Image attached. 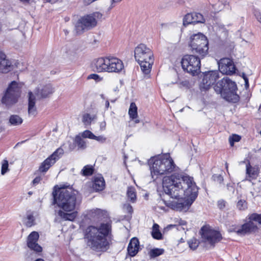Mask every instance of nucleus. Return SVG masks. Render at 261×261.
Segmentation results:
<instances>
[{"label": "nucleus", "instance_id": "f257e3e1", "mask_svg": "<svg viewBox=\"0 0 261 261\" xmlns=\"http://www.w3.org/2000/svg\"><path fill=\"white\" fill-rule=\"evenodd\" d=\"M163 188L165 193L173 199H180L172 201L173 210L187 211L197 197L198 188L193 177L184 174L174 173L163 179Z\"/></svg>", "mask_w": 261, "mask_h": 261}, {"label": "nucleus", "instance_id": "f03ea898", "mask_svg": "<svg viewBox=\"0 0 261 261\" xmlns=\"http://www.w3.org/2000/svg\"><path fill=\"white\" fill-rule=\"evenodd\" d=\"M111 232V224L109 222L101 223L97 227L90 226L85 231L87 244L91 249L98 251H106L109 246L107 238Z\"/></svg>", "mask_w": 261, "mask_h": 261}, {"label": "nucleus", "instance_id": "7ed1b4c3", "mask_svg": "<svg viewBox=\"0 0 261 261\" xmlns=\"http://www.w3.org/2000/svg\"><path fill=\"white\" fill-rule=\"evenodd\" d=\"M77 192L70 187H61L53 192L54 203L66 212L73 211L77 204Z\"/></svg>", "mask_w": 261, "mask_h": 261}, {"label": "nucleus", "instance_id": "20e7f679", "mask_svg": "<svg viewBox=\"0 0 261 261\" xmlns=\"http://www.w3.org/2000/svg\"><path fill=\"white\" fill-rule=\"evenodd\" d=\"M152 178L154 180L158 176L176 171L177 167L169 154L151 158L149 161Z\"/></svg>", "mask_w": 261, "mask_h": 261}, {"label": "nucleus", "instance_id": "39448f33", "mask_svg": "<svg viewBox=\"0 0 261 261\" xmlns=\"http://www.w3.org/2000/svg\"><path fill=\"white\" fill-rule=\"evenodd\" d=\"M134 56L142 72L149 74L154 61L153 54L151 50L144 44H140L135 49Z\"/></svg>", "mask_w": 261, "mask_h": 261}, {"label": "nucleus", "instance_id": "423d86ee", "mask_svg": "<svg viewBox=\"0 0 261 261\" xmlns=\"http://www.w3.org/2000/svg\"><path fill=\"white\" fill-rule=\"evenodd\" d=\"M214 89L228 101L236 102L239 100V96L237 93V84L227 77H224L218 81Z\"/></svg>", "mask_w": 261, "mask_h": 261}, {"label": "nucleus", "instance_id": "0eeeda50", "mask_svg": "<svg viewBox=\"0 0 261 261\" xmlns=\"http://www.w3.org/2000/svg\"><path fill=\"white\" fill-rule=\"evenodd\" d=\"M189 46L193 54H198L201 58L204 57L208 53L207 39L200 33L193 34L191 36Z\"/></svg>", "mask_w": 261, "mask_h": 261}, {"label": "nucleus", "instance_id": "6e6552de", "mask_svg": "<svg viewBox=\"0 0 261 261\" xmlns=\"http://www.w3.org/2000/svg\"><path fill=\"white\" fill-rule=\"evenodd\" d=\"M101 16L99 12L85 15L81 17L75 25V30L77 34H81L86 31L94 28L97 25V18Z\"/></svg>", "mask_w": 261, "mask_h": 261}, {"label": "nucleus", "instance_id": "1a4fd4ad", "mask_svg": "<svg viewBox=\"0 0 261 261\" xmlns=\"http://www.w3.org/2000/svg\"><path fill=\"white\" fill-rule=\"evenodd\" d=\"M181 65L188 73L193 75L197 74L200 69V58L195 55H186L182 59Z\"/></svg>", "mask_w": 261, "mask_h": 261}, {"label": "nucleus", "instance_id": "9d476101", "mask_svg": "<svg viewBox=\"0 0 261 261\" xmlns=\"http://www.w3.org/2000/svg\"><path fill=\"white\" fill-rule=\"evenodd\" d=\"M20 94V87L15 81H12L9 85L2 101L7 106L13 105L17 101Z\"/></svg>", "mask_w": 261, "mask_h": 261}, {"label": "nucleus", "instance_id": "9b49d317", "mask_svg": "<svg viewBox=\"0 0 261 261\" xmlns=\"http://www.w3.org/2000/svg\"><path fill=\"white\" fill-rule=\"evenodd\" d=\"M201 231L202 241L213 247L222 239V236L219 231L208 227H202Z\"/></svg>", "mask_w": 261, "mask_h": 261}, {"label": "nucleus", "instance_id": "f8f14e48", "mask_svg": "<svg viewBox=\"0 0 261 261\" xmlns=\"http://www.w3.org/2000/svg\"><path fill=\"white\" fill-rule=\"evenodd\" d=\"M219 78V72L218 70H212L205 72L201 82V88L208 89Z\"/></svg>", "mask_w": 261, "mask_h": 261}, {"label": "nucleus", "instance_id": "ddd939ff", "mask_svg": "<svg viewBox=\"0 0 261 261\" xmlns=\"http://www.w3.org/2000/svg\"><path fill=\"white\" fill-rule=\"evenodd\" d=\"M63 153V150L61 148L57 149L51 155L47 158L40 165L39 171L41 172H46L49 168L54 165L60 156Z\"/></svg>", "mask_w": 261, "mask_h": 261}, {"label": "nucleus", "instance_id": "4468645a", "mask_svg": "<svg viewBox=\"0 0 261 261\" xmlns=\"http://www.w3.org/2000/svg\"><path fill=\"white\" fill-rule=\"evenodd\" d=\"M219 70L223 74L231 75L235 73L236 66L232 60L229 58L221 59L218 62Z\"/></svg>", "mask_w": 261, "mask_h": 261}, {"label": "nucleus", "instance_id": "2eb2a0df", "mask_svg": "<svg viewBox=\"0 0 261 261\" xmlns=\"http://www.w3.org/2000/svg\"><path fill=\"white\" fill-rule=\"evenodd\" d=\"M251 216V215L249 217V221L243 224L241 228H235L233 231L240 236H244L255 232L257 229V226L253 222L255 221L250 219Z\"/></svg>", "mask_w": 261, "mask_h": 261}, {"label": "nucleus", "instance_id": "dca6fc26", "mask_svg": "<svg viewBox=\"0 0 261 261\" xmlns=\"http://www.w3.org/2000/svg\"><path fill=\"white\" fill-rule=\"evenodd\" d=\"M39 234L36 231H33L28 237L27 245L29 248L36 252H41L42 247L37 243Z\"/></svg>", "mask_w": 261, "mask_h": 261}, {"label": "nucleus", "instance_id": "f3484780", "mask_svg": "<svg viewBox=\"0 0 261 261\" xmlns=\"http://www.w3.org/2000/svg\"><path fill=\"white\" fill-rule=\"evenodd\" d=\"M123 68L121 60L114 57H109V72H119Z\"/></svg>", "mask_w": 261, "mask_h": 261}, {"label": "nucleus", "instance_id": "a211bd4d", "mask_svg": "<svg viewBox=\"0 0 261 261\" xmlns=\"http://www.w3.org/2000/svg\"><path fill=\"white\" fill-rule=\"evenodd\" d=\"M12 65L10 61L6 58L3 53L0 52V72L7 73L12 70Z\"/></svg>", "mask_w": 261, "mask_h": 261}, {"label": "nucleus", "instance_id": "6ab92c4d", "mask_svg": "<svg viewBox=\"0 0 261 261\" xmlns=\"http://www.w3.org/2000/svg\"><path fill=\"white\" fill-rule=\"evenodd\" d=\"M95 67L98 72H109V57L97 59L95 63Z\"/></svg>", "mask_w": 261, "mask_h": 261}, {"label": "nucleus", "instance_id": "aec40b11", "mask_svg": "<svg viewBox=\"0 0 261 261\" xmlns=\"http://www.w3.org/2000/svg\"><path fill=\"white\" fill-rule=\"evenodd\" d=\"M140 248L139 241L137 238H132L127 247V252L129 256H135L139 251Z\"/></svg>", "mask_w": 261, "mask_h": 261}, {"label": "nucleus", "instance_id": "412c9836", "mask_svg": "<svg viewBox=\"0 0 261 261\" xmlns=\"http://www.w3.org/2000/svg\"><path fill=\"white\" fill-rule=\"evenodd\" d=\"M83 138H88L96 140L100 143H104L107 141V138L103 135L98 136H95L92 132L89 130H86L81 133Z\"/></svg>", "mask_w": 261, "mask_h": 261}, {"label": "nucleus", "instance_id": "4be33fe9", "mask_svg": "<svg viewBox=\"0 0 261 261\" xmlns=\"http://www.w3.org/2000/svg\"><path fill=\"white\" fill-rule=\"evenodd\" d=\"M28 114L30 116H35L37 114L35 96L32 92L29 93Z\"/></svg>", "mask_w": 261, "mask_h": 261}, {"label": "nucleus", "instance_id": "5701e85b", "mask_svg": "<svg viewBox=\"0 0 261 261\" xmlns=\"http://www.w3.org/2000/svg\"><path fill=\"white\" fill-rule=\"evenodd\" d=\"M53 92V89L51 85H47L41 89H38L35 94L39 98H46Z\"/></svg>", "mask_w": 261, "mask_h": 261}, {"label": "nucleus", "instance_id": "b1692460", "mask_svg": "<svg viewBox=\"0 0 261 261\" xmlns=\"http://www.w3.org/2000/svg\"><path fill=\"white\" fill-rule=\"evenodd\" d=\"M105 187V181L102 176L95 177L93 179L92 188L95 191H102Z\"/></svg>", "mask_w": 261, "mask_h": 261}, {"label": "nucleus", "instance_id": "393cba45", "mask_svg": "<svg viewBox=\"0 0 261 261\" xmlns=\"http://www.w3.org/2000/svg\"><path fill=\"white\" fill-rule=\"evenodd\" d=\"M59 216L64 220H69L72 221L74 220L77 216V212H73L72 213H65L62 210H59L58 212Z\"/></svg>", "mask_w": 261, "mask_h": 261}, {"label": "nucleus", "instance_id": "a878e982", "mask_svg": "<svg viewBox=\"0 0 261 261\" xmlns=\"http://www.w3.org/2000/svg\"><path fill=\"white\" fill-rule=\"evenodd\" d=\"M82 138L81 133L75 137L74 142L79 149H85L87 147L86 142Z\"/></svg>", "mask_w": 261, "mask_h": 261}, {"label": "nucleus", "instance_id": "bb28decb", "mask_svg": "<svg viewBox=\"0 0 261 261\" xmlns=\"http://www.w3.org/2000/svg\"><path fill=\"white\" fill-rule=\"evenodd\" d=\"M151 234L155 239L161 240L162 239V234L159 230V225L158 224H153Z\"/></svg>", "mask_w": 261, "mask_h": 261}, {"label": "nucleus", "instance_id": "cd10ccee", "mask_svg": "<svg viewBox=\"0 0 261 261\" xmlns=\"http://www.w3.org/2000/svg\"><path fill=\"white\" fill-rule=\"evenodd\" d=\"M246 174L252 178H255L257 175V170L255 168L252 167L249 163L246 165Z\"/></svg>", "mask_w": 261, "mask_h": 261}, {"label": "nucleus", "instance_id": "c85d7f7f", "mask_svg": "<svg viewBox=\"0 0 261 261\" xmlns=\"http://www.w3.org/2000/svg\"><path fill=\"white\" fill-rule=\"evenodd\" d=\"M128 114L132 119L138 117L137 107L134 102H132L128 110Z\"/></svg>", "mask_w": 261, "mask_h": 261}, {"label": "nucleus", "instance_id": "c756f323", "mask_svg": "<svg viewBox=\"0 0 261 261\" xmlns=\"http://www.w3.org/2000/svg\"><path fill=\"white\" fill-rule=\"evenodd\" d=\"M22 122V119L17 115H13L10 117L9 123L12 125H19Z\"/></svg>", "mask_w": 261, "mask_h": 261}, {"label": "nucleus", "instance_id": "7c9ffc66", "mask_svg": "<svg viewBox=\"0 0 261 261\" xmlns=\"http://www.w3.org/2000/svg\"><path fill=\"white\" fill-rule=\"evenodd\" d=\"M127 196L128 198L132 202H134L136 199V194L135 189L134 187H128L127 191Z\"/></svg>", "mask_w": 261, "mask_h": 261}, {"label": "nucleus", "instance_id": "2f4dec72", "mask_svg": "<svg viewBox=\"0 0 261 261\" xmlns=\"http://www.w3.org/2000/svg\"><path fill=\"white\" fill-rule=\"evenodd\" d=\"M94 172V168L92 166L86 165L84 167L81 171V173L83 176H87L91 175Z\"/></svg>", "mask_w": 261, "mask_h": 261}, {"label": "nucleus", "instance_id": "473e14b6", "mask_svg": "<svg viewBox=\"0 0 261 261\" xmlns=\"http://www.w3.org/2000/svg\"><path fill=\"white\" fill-rule=\"evenodd\" d=\"M95 119V115L91 116L89 114H85L83 116L82 121L85 125H90L92 121Z\"/></svg>", "mask_w": 261, "mask_h": 261}, {"label": "nucleus", "instance_id": "72a5a7b5", "mask_svg": "<svg viewBox=\"0 0 261 261\" xmlns=\"http://www.w3.org/2000/svg\"><path fill=\"white\" fill-rule=\"evenodd\" d=\"M193 15L194 23H204L205 22V19L201 14L199 13H193Z\"/></svg>", "mask_w": 261, "mask_h": 261}, {"label": "nucleus", "instance_id": "f704fd0d", "mask_svg": "<svg viewBox=\"0 0 261 261\" xmlns=\"http://www.w3.org/2000/svg\"><path fill=\"white\" fill-rule=\"evenodd\" d=\"M193 20V13H188L185 16L183 19V24L186 26L189 24L194 23Z\"/></svg>", "mask_w": 261, "mask_h": 261}, {"label": "nucleus", "instance_id": "c9c22d12", "mask_svg": "<svg viewBox=\"0 0 261 261\" xmlns=\"http://www.w3.org/2000/svg\"><path fill=\"white\" fill-rule=\"evenodd\" d=\"M164 251L163 249L154 248L150 251L149 255L151 257L154 258L162 254Z\"/></svg>", "mask_w": 261, "mask_h": 261}, {"label": "nucleus", "instance_id": "e433bc0d", "mask_svg": "<svg viewBox=\"0 0 261 261\" xmlns=\"http://www.w3.org/2000/svg\"><path fill=\"white\" fill-rule=\"evenodd\" d=\"M188 243L189 247L193 250L196 249L199 245V241L195 238L191 239Z\"/></svg>", "mask_w": 261, "mask_h": 261}, {"label": "nucleus", "instance_id": "4c0bfd02", "mask_svg": "<svg viewBox=\"0 0 261 261\" xmlns=\"http://www.w3.org/2000/svg\"><path fill=\"white\" fill-rule=\"evenodd\" d=\"M8 167V161L6 160H3L1 169V174L2 175H4L9 170Z\"/></svg>", "mask_w": 261, "mask_h": 261}, {"label": "nucleus", "instance_id": "58836bf2", "mask_svg": "<svg viewBox=\"0 0 261 261\" xmlns=\"http://www.w3.org/2000/svg\"><path fill=\"white\" fill-rule=\"evenodd\" d=\"M237 206L239 210H244L247 208V203L245 200H240L238 202Z\"/></svg>", "mask_w": 261, "mask_h": 261}, {"label": "nucleus", "instance_id": "ea45409f", "mask_svg": "<svg viewBox=\"0 0 261 261\" xmlns=\"http://www.w3.org/2000/svg\"><path fill=\"white\" fill-rule=\"evenodd\" d=\"M241 139V137L237 135H233L231 137H230L229 139L230 144L231 146H232L234 144V143L236 142H239Z\"/></svg>", "mask_w": 261, "mask_h": 261}, {"label": "nucleus", "instance_id": "a19ab883", "mask_svg": "<svg viewBox=\"0 0 261 261\" xmlns=\"http://www.w3.org/2000/svg\"><path fill=\"white\" fill-rule=\"evenodd\" d=\"M250 219L251 220H254L255 222H258L259 224H261V214H257L256 213L252 214H251Z\"/></svg>", "mask_w": 261, "mask_h": 261}, {"label": "nucleus", "instance_id": "79ce46f5", "mask_svg": "<svg viewBox=\"0 0 261 261\" xmlns=\"http://www.w3.org/2000/svg\"><path fill=\"white\" fill-rule=\"evenodd\" d=\"M34 217L32 215H29L27 216V221L25 224L28 227H31L34 225Z\"/></svg>", "mask_w": 261, "mask_h": 261}, {"label": "nucleus", "instance_id": "37998d69", "mask_svg": "<svg viewBox=\"0 0 261 261\" xmlns=\"http://www.w3.org/2000/svg\"><path fill=\"white\" fill-rule=\"evenodd\" d=\"M213 180L218 183L221 184L223 181V177L220 174H214L212 176Z\"/></svg>", "mask_w": 261, "mask_h": 261}, {"label": "nucleus", "instance_id": "c03bdc74", "mask_svg": "<svg viewBox=\"0 0 261 261\" xmlns=\"http://www.w3.org/2000/svg\"><path fill=\"white\" fill-rule=\"evenodd\" d=\"M88 79H93L96 82H99L101 81L102 77L97 74H91L88 75Z\"/></svg>", "mask_w": 261, "mask_h": 261}, {"label": "nucleus", "instance_id": "a18cd8bd", "mask_svg": "<svg viewBox=\"0 0 261 261\" xmlns=\"http://www.w3.org/2000/svg\"><path fill=\"white\" fill-rule=\"evenodd\" d=\"M123 208L125 211L129 214H132L133 212V207L129 203L124 204Z\"/></svg>", "mask_w": 261, "mask_h": 261}, {"label": "nucleus", "instance_id": "49530a36", "mask_svg": "<svg viewBox=\"0 0 261 261\" xmlns=\"http://www.w3.org/2000/svg\"><path fill=\"white\" fill-rule=\"evenodd\" d=\"M226 202L223 200H220L218 201L217 205L218 207L222 210L226 206Z\"/></svg>", "mask_w": 261, "mask_h": 261}, {"label": "nucleus", "instance_id": "de8ad7c7", "mask_svg": "<svg viewBox=\"0 0 261 261\" xmlns=\"http://www.w3.org/2000/svg\"><path fill=\"white\" fill-rule=\"evenodd\" d=\"M243 78L245 81V87L246 89H247L249 87L248 79L246 77V76L244 74H243Z\"/></svg>", "mask_w": 261, "mask_h": 261}, {"label": "nucleus", "instance_id": "09e8293b", "mask_svg": "<svg viewBox=\"0 0 261 261\" xmlns=\"http://www.w3.org/2000/svg\"><path fill=\"white\" fill-rule=\"evenodd\" d=\"M186 224V222L185 221L180 220V221L179 222V225L181 226L178 227V228H177V229L179 230H180L181 228H182V229H184L185 228L184 227H182V226L185 225Z\"/></svg>", "mask_w": 261, "mask_h": 261}, {"label": "nucleus", "instance_id": "8fccbe9b", "mask_svg": "<svg viewBox=\"0 0 261 261\" xmlns=\"http://www.w3.org/2000/svg\"><path fill=\"white\" fill-rule=\"evenodd\" d=\"M99 126H100V130H104L106 129V122L105 121H103L101 122L100 123V124H99Z\"/></svg>", "mask_w": 261, "mask_h": 261}, {"label": "nucleus", "instance_id": "3c124183", "mask_svg": "<svg viewBox=\"0 0 261 261\" xmlns=\"http://www.w3.org/2000/svg\"><path fill=\"white\" fill-rule=\"evenodd\" d=\"M256 18L261 23V13L259 12H256L255 13Z\"/></svg>", "mask_w": 261, "mask_h": 261}, {"label": "nucleus", "instance_id": "603ef678", "mask_svg": "<svg viewBox=\"0 0 261 261\" xmlns=\"http://www.w3.org/2000/svg\"><path fill=\"white\" fill-rule=\"evenodd\" d=\"M41 178L40 176H37L36 177V178H35V179L33 180L32 182H33V184L34 185H36V184H38L40 180H41Z\"/></svg>", "mask_w": 261, "mask_h": 261}, {"label": "nucleus", "instance_id": "864d4df0", "mask_svg": "<svg viewBox=\"0 0 261 261\" xmlns=\"http://www.w3.org/2000/svg\"><path fill=\"white\" fill-rule=\"evenodd\" d=\"M83 3L85 5H89L90 4H91L92 3L95 1V0H83Z\"/></svg>", "mask_w": 261, "mask_h": 261}, {"label": "nucleus", "instance_id": "5fc2aeb1", "mask_svg": "<svg viewBox=\"0 0 261 261\" xmlns=\"http://www.w3.org/2000/svg\"><path fill=\"white\" fill-rule=\"evenodd\" d=\"M105 106H106V108L107 109H108L109 107L110 103H109V101L108 100H107L106 101Z\"/></svg>", "mask_w": 261, "mask_h": 261}, {"label": "nucleus", "instance_id": "6e6d98bb", "mask_svg": "<svg viewBox=\"0 0 261 261\" xmlns=\"http://www.w3.org/2000/svg\"><path fill=\"white\" fill-rule=\"evenodd\" d=\"M179 84L180 85H181V86H185L187 85L186 84V82H180L179 83Z\"/></svg>", "mask_w": 261, "mask_h": 261}, {"label": "nucleus", "instance_id": "4d7b16f0", "mask_svg": "<svg viewBox=\"0 0 261 261\" xmlns=\"http://www.w3.org/2000/svg\"><path fill=\"white\" fill-rule=\"evenodd\" d=\"M122 0H112V5H113V3H119L120 2H121Z\"/></svg>", "mask_w": 261, "mask_h": 261}, {"label": "nucleus", "instance_id": "13d9d810", "mask_svg": "<svg viewBox=\"0 0 261 261\" xmlns=\"http://www.w3.org/2000/svg\"><path fill=\"white\" fill-rule=\"evenodd\" d=\"M133 120H134L135 123H138L140 122V120L138 119H137V118L136 119H134Z\"/></svg>", "mask_w": 261, "mask_h": 261}, {"label": "nucleus", "instance_id": "bf43d9fd", "mask_svg": "<svg viewBox=\"0 0 261 261\" xmlns=\"http://www.w3.org/2000/svg\"><path fill=\"white\" fill-rule=\"evenodd\" d=\"M175 226H176V225H170L168 226V227L170 228V227H175Z\"/></svg>", "mask_w": 261, "mask_h": 261}, {"label": "nucleus", "instance_id": "052dcab7", "mask_svg": "<svg viewBox=\"0 0 261 261\" xmlns=\"http://www.w3.org/2000/svg\"><path fill=\"white\" fill-rule=\"evenodd\" d=\"M35 261H44V260L42 258H38L36 259Z\"/></svg>", "mask_w": 261, "mask_h": 261}, {"label": "nucleus", "instance_id": "680f3d73", "mask_svg": "<svg viewBox=\"0 0 261 261\" xmlns=\"http://www.w3.org/2000/svg\"><path fill=\"white\" fill-rule=\"evenodd\" d=\"M20 1L21 2H27L29 1V0H20Z\"/></svg>", "mask_w": 261, "mask_h": 261}, {"label": "nucleus", "instance_id": "e2e57ef3", "mask_svg": "<svg viewBox=\"0 0 261 261\" xmlns=\"http://www.w3.org/2000/svg\"><path fill=\"white\" fill-rule=\"evenodd\" d=\"M172 84H178V82L177 81H175V82H172Z\"/></svg>", "mask_w": 261, "mask_h": 261}, {"label": "nucleus", "instance_id": "0e129e2a", "mask_svg": "<svg viewBox=\"0 0 261 261\" xmlns=\"http://www.w3.org/2000/svg\"><path fill=\"white\" fill-rule=\"evenodd\" d=\"M225 165H226V168H228V164H227V163L225 164Z\"/></svg>", "mask_w": 261, "mask_h": 261}, {"label": "nucleus", "instance_id": "69168bd1", "mask_svg": "<svg viewBox=\"0 0 261 261\" xmlns=\"http://www.w3.org/2000/svg\"><path fill=\"white\" fill-rule=\"evenodd\" d=\"M29 194H30V195L32 194V192H29Z\"/></svg>", "mask_w": 261, "mask_h": 261}]
</instances>
